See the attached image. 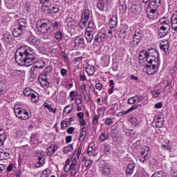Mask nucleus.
<instances>
[{
    "label": "nucleus",
    "mask_w": 177,
    "mask_h": 177,
    "mask_svg": "<svg viewBox=\"0 0 177 177\" xmlns=\"http://www.w3.org/2000/svg\"><path fill=\"white\" fill-rule=\"evenodd\" d=\"M41 85L43 86V88H49V83L48 82V80L41 82Z\"/></svg>",
    "instance_id": "62"
},
{
    "label": "nucleus",
    "mask_w": 177,
    "mask_h": 177,
    "mask_svg": "<svg viewBox=\"0 0 177 177\" xmlns=\"http://www.w3.org/2000/svg\"><path fill=\"white\" fill-rule=\"evenodd\" d=\"M55 38L57 41H62L63 39V32L59 30L55 33Z\"/></svg>",
    "instance_id": "36"
},
{
    "label": "nucleus",
    "mask_w": 177,
    "mask_h": 177,
    "mask_svg": "<svg viewBox=\"0 0 177 177\" xmlns=\"http://www.w3.org/2000/svg\"><path fill=\"white\" fill-rule=\"evenodd\" d=\"M109 138V136L106 134V133H102L100 136V139L101 141L104 142V140H106V139Z\"/></svg>",
    "instance_id": "52"
},
{
    "label": "nucleus",
    "mask_w": 177,
    "mask_h": 177,
    "mask_svg": "<svg viewBox=\"0 0 177 177\" xmlns=\"http://www.w3.org/2000/svg\"><path fill=\"white\" fill-rule=\"evenodd\" d=\"M17 23L19 26L18 27L22 28L23 30H24L26 27H27V19L24 18H19V19H17Z\"/></svg>",
    "instance_id": "19"
},
{
    "label": "nucleus",
    "mask_w": 177,
    "mask_h": 177,
    "mask_svg": "<svg viewBox=\"0 0 177 177\" xmlns=\"http://www.w3.org/2000/svg\"><path fill=\"white\" fill-rule=\"evenodd\" d=\"M160 95H161V91H160V90H155L153 92V97H158L160 96Z\"/></svg>",
    "instance_id": "57"
},
{
    "label": "nucleus",
    "mask_w": 177,
    "mask_h": 177,
    "mask_svg": "<svg viewBox=\"0 0 177 177\" xmlns=\"http://www.w3.org/2000/svg\"><path fill=\"white\" fill-rule=\"evenodd\" d=\"M28 42L30 44V45H32L33 46H38V45L40 44L39 39L35 37H30L28 39Z\"/></svg>",
    "instance_id": "22"
},
{
    "label": "nucleus",
    "mask_w": 177,
    "mask_h": 177,
    "mask_svg": "<svg viewBox=\"0 0 177 177\" xmlns=\"http://www.w3.org/2000/svg\"><path fill=\"white\" fill-rule=\"evenodd\" d=\"M161 5V0H151L149 5L147 8H149L148 10H157L158 7Z\"/></svg>",
    "instance_id": "10"
},
{
    "label": "nucleus",
    "mask_w": 177,
    "mask_h": 177,
    "mask_svg": "<svg viewBox=\"0 0 177 177\" xmlns=\"http://www.w3.org/2000/svg\"><path fill=\"white\" fill-rule=\"evenodd\" d=\"M41 80L44 81H48V75L44 74V72H41V74L40 75Z\"/></svg>",
    "instance_id": "60"
},
{
    "label": "nucleus",
    "mask_w": 177,
    "mask_h": 177,
    "mask_svg": "<svg viewBox=\"0 0 177 177\" xmlns=\"http://www.w3.org/2000/svg\"><path fill=\"white\" fill-rule=\"evenodd\" d=\"M93 124L94 125H97L99 124V117L97 115H94L93 118Z\"/></svg>",
    "instance_id": "53"
},
{
    "label": "nucleus",
    "mask_w": 177,
    "mask_h": 177,
    "mask_svg": "<svg viewBox=\"0 0 177 177\" xmlns=\"http://www.w3.org/2000/svg\"><path fill=\"white\" fill-rule=\"evenodd\" d=\"M33 92L34 91L31 90V88H27L24 91V96L30 97L31 96V94L33 93Z\"/></svg>",
    "instance_id": "40"
},
{
    "label": "nucleus",
    "mask_w": 177,
    "mask_h": 177,
    "mask_svg": "<svg viewBox=\"0 0 177 177\" xmlns=\"http://www.w3.org/2000/svg\"><path fill=\"white\" fill-rule=\"evenodd\" d=\"M93 162V160H92L91 159L86 160L85 163H84V165H85L86 168H88V167L92 165Z\"/></svg>",
    "instance_id": "56"
},
{
    "label": "nucleus",
    "mask_w": 177,
    "mask_h": 177,
    "mask_svg": "<svg viewBox=\"0 0 177 177\" xmlns=\"http://www.w3.org/2000/svg\"><path fill=\"white\" fill-rule=\"evenodd\" d=\"M153 176L156 177H167V174L162 171H156Z\"/></svg>",
    "instance_id": "41"
},
{
    "label": "nucleus",
    "mask_w": 177,
    "mask_h": 177,
    "mask_svg": "<svg viewBox=\"0 0 177 177\" xmlns=\"http://www.w3.org/2000/svg\"><path fill=\"white\" fill-rule=\"evenodd\" d=\"M106 39V34L103 32L98 33L94 38V41L97 44H102Z\"/></svg>",
    "instance_id": "13"
},
{
    "label": "nucleus",
    "mask_w": 177,
    "mask_h": 177,
    "mask_svg": "<svg viewBox=\"0 0 177 177\" xmlns=\"http://www.w3.org/2000/svg\"><path fill=\"white\" fill-rule=\"evenodd\" d=\"M138 59H139L140 66H141V67L146 66V62H147V51L145 50H142L139 54Z\"/></svg>",
    "instance_id": "9"
},
{
    "label": "nucleus",
    "mask_w": 177,
    "mask_h": 177,
    "mask_svg": "<svg viewBox=\"0 0 177 177\" xmlns=\"http://www.w3.org/2000/svg\"><path fill=\"white\" fill-rule=\"evenodd\" d=\"M68 127V122L66 120H63L61 122V129H66Z\"/></svg>",
    "instance_id": "49"
},
{
    "label": "nucleus",
    "mask_w": 177,
    "mask_h": 177,
    "mask_svg": "<svg viewBox=\"0 0 177 177\" xmlns=\"http://www.w3.org/2000/svg\"><path fill=\"white\" fill-rule=\"evenodd\" d=\"M109 30L108 31V35L109 37H113V34L115 32V30L117 28L113 27V26H109Z\"/></svg>",
    "instance_id": "45"
},
{
    "label": "nucleus",
    "mask_w": 177,
    "mask_h": 177,
    "mask_svg": "<svg viewBox=\"0 0 177 177\" xmlns=\"http://www.w3.org/2000/svg\"><path fill=\"white\" fill-rule=\"evenodd\" d=\"M85 38L87 41V42L91 43L93 39V34L86 32L84 33Z\"/></svg>",
    "instance_id": "39"
},
{
    "label": "nucleus",
    "mask_w": 177,
    "mask_h": 177,
    "mask_svg": "<svg viewBox=\"0 0 177 177\" xmlns=\"http://www.w3.org/2000/svg\"><path fill=\"white\" fill-rule=\"evenodd\" d=\"M30 100L32 103H37L38 100H39V97L38 96V93L33 91V93L30 95Z\"/></svg>",
    "instance_id": "32"
},
{
    "label": "nucleus",
    "mask_w": 177,
    "mask_h": 177,
    "mask_svg": "<svg viewBox=\"0 0 177 177\" xmlns=\"http://www.w3.org/2000/svg\"><path fill=\"white\" fill-rule=\"evenodd\" d=\"M53 68L50 66H47L44 71H42L43 74H46L48 75L50 73H52Z\"/></svg>",
    "instance_id": "48"
},
{
    "label": "nucleus",
    "mask_w": 177,
    "mask_h": 177,
    "mask_svg": "<svg viewBox=\"0 0 177 177\" xmlns=\"http://www.w3.org/2000/svg\"><path fill=\"white\" fill-rule=\"evenodd\" d=\"M16 117L19 118V120H28L30 118V116L28 115V113L26 109H22L18 112V114H16Z\"/></svg>",
    "instance_id": "11"
},
{
    "label": "nucleus",
    "mask_w": 177,
    "mask_h": 177,
    "mask_svg": "<svg viewBox=\"0 0 177 177\" xmlns=\"http://www.w3.org/2000/svg\"><path fill=\"white\" fill-rule=\"evenodd\" d=\"M1 41H3L4 44H10L12 41V35L8 32L3 33Z\"/></svg>",
    "instance_id": "20"
},
{
    "label": "nucleus",
    "mask_w": 177,
    "mask_h": 177,
    "mask_svg": "<svg viewBox=\"0 0 177 177\" xmlns=\"http://www.w3.org/2000/svg\"><path fill=\"white\" fill-rule=\"evenodd\" d=\"M102 174H104L105 176L110 175L111 172V169H110V166L109 165H104L102 168Z\"/></svg>",
    "instance_id": "26"
},
{
    "label": "nucleus",
    "mask_w": 177,
    "mask_h": 177,
    "mask_svg": "<svg viewBox=\"0 0 177 177\" xmlns=\"http://www.w3.org/2000/svg\"><path fill=\"white\" fill-rule=\"evenodd\" d=\"M42 10H46L47 13H57L59 12V6L57 4H51L50 6H43L41 7Z\"/></svg>",
    "instance_id": "8"
},
{
    "label": "nucleus",
    "mask_w": 177,
    "mask_h": 177,
    "mask_svg": "<svg viewBox=\"0 0 177 177\" xmlns=\"http://www.w3.org/2000/svg\"><path fill=\"white\" fill-rule=\"evenodd\" d=\"M169 89H171V87H169V82H167L166 86H165V88L163 90V93L165 95H167V93H168V91H169Z\"/></svg>",
    "instance_id": "54"
},
{
    "label": "nucleus",
    "mask_w": 177,
    "mask_h": 177,
    "mask_svg": "<svg viewBox=\"0 0 177 177\" xmlns=\"http://www.w3.org/2000/svg\"><path fill=\"white\" fill-rule=\"evenodd\" d=\"M66 21H67L68 26H75V24H77L75 19L71 17H68L66 19Z\"/></svg>",
    "instance_id": "43"
},
{
    "label": "nucleus",
    "mask_w": 177,
    "mask_h": 177,
    "mask_svg": "<svg viewBox=\"0 0 177 177\" xmlns=\"http://www.w3.org/2000/svg\"><path fill=\"white\" fill-rule=\"evenodd\" d=\"M84 37H81L80 36L77 37L74 40L75 46H78L80 48H82V46H84Z\"/></svg>",
    "instance_id": "18"
},
{
    "label": "nucleus",
    "mask_w": 177,
    "mask_h": 177,
    "mask_svg": "<svg viewBox=\"0 0 177 177\" xmlns=\"http://www.w3.org/2000/svg\"><path fill=\"white\" fill-rule=\"evenodd\" d=\"M147 63H152L153 62H156V63H160V54L154 48H151L147 51Z\"/></svg>",
    "instance_id": "3"
},
{
    "label": "nucleus",
    "mask_w": 177,
    "mask_h": 177,
    "mask_svg": "<svg viewBox=\"0 0 177 177\" xmlns=\"http://www.w3.org/2000/svg\"><path fill=\"white\" fill-rule=\"evenodd\" d=\"M147 16L149 19H151L153 20L154 19H157L158 17V13H157V10H151L149 11V8H147Z\"/></svg>",
    "instance_id": "14"
},
{
    "label": "nucleus",
    "mask_w": 177,
    "mask_h": 177,
    "mask_svg": "<svg viewBox=\"0 0 177 177\" xmlns=\"http://www.w3.org/2000/svg\"><path fill=\"white\" fill-rule=\"evenodd\" d=\"M5 140H6V136L5 134L0 135V147L3 146L5 143Z\"/></svg>",
    "instance_id": "46"
},
{
    "label": "nucleus",
    "mask_w": 177,
    "mask_h": 177,
    "mask_svg": "<svg viewBox=\"0 0 177 177\" xmlns=\"http://www.w3.org/2000/svg\"><path fill=\"white\" fill-rule=\"evenodd\" d=\"M142 37H143V31L140 30V28H136L131 41L133 48H138L142 41Z\"/></svg>",
    "instance_id": "2"
},
{
    "label": "nucleus",
    "mask_w": 177,
    "mask_h": 177,
    "mask_svg": "<svg viewBox=\"0 0 177 177\" xmlns=\"http://www.w3.org/2000/svg\"><path fill=\"white\" fill-rule=\"evenodd\" d=\"M90 15L91 11H89V10L88 9H86L82 12L81 19H82L83 20H89Z\"/></svg>",
    "instance_id": "29"
},
{
    "label": "nucleus",
    "mask_w": 177,
    "mask_h": 177,
    "mask_svg": "<svg viewBox=\"0 0 177 177\" xmlns=\"http://www.w3.org/2000/svg\"><path fill=\"white\" fill-rule=\"evenodd\" d=\"M44 106L46 109H48V111L50 113H53V114H56L57 109L56 108H53L52 105H50L48 104V102H45L44 104Z\"/></svg>",
    "instance_id": "35"
},
{
    "label": "nucleus",
    "mask_w": 177,
    "mask_h": 177,
    "mask_svg": "<svg viewBox=\"0 0 177 177\" xmlns=\"http://www.w3.org/2000/svg\"><path fill=\"white\" fill-rule=\"evenodd\" d=\"M149 64L145 63L147 74L152 75L156 71H158V67H160V62H148Z\"/></svg>",
    "instance_id": "4"
},
{
    "label": "nucleus",
    "mask_w": 177,
    "mask_h": 177,
    "mask_svg": "<svg viewBox=\"0 0 177 177\" xmlns=\"http://www.w3.org/2000/svg\"><path fill=\"white\" fill-rule=\"evenodd\" d=\"M141 10L142 5H140V3L133 4L130 8V12H131L134 15H138V13H140Z\"/></svg>",
    "instance_id": "12"
},
{
    "label": "nucleus",
    "mask_w": 177,
    "mask_h": 177,
    "mask_svg": "<svg viewBox=\"0 0 177 177\" xmlns=\"http://www.w3.org/2000/svg\"><path fill=\"white\" fill-rule=\"evenodd\" d=\"M24 30V29H23V28H21L19 26L14 28L13 30H12L13 37H15V38H17L18 37H20V35H21V34H23Z\"/></svg>",
    "instance_id": "21"
},
{
    "label": "nucleus",
    "mask_w": 177,
    "mask_h": 177,
    "mask_svg": "<svg viewBox=\"0 0 177 177\" xmlns=\"http://www.w3.org/2000/svg\"><path fill=\"white\" fill-rule=\"evenodd\" d=\"M155 122H156V128H162V125L164 124V118L158 115L156 120H155Z\"/></svg>",
    "instance_id": "23"
},
{
    "label": "nucleus",
    "mask_w": 177,
    "mask_h": 177,
    "mask_svg": "<svg viewBox=\"0 0 177 177\" xmlns=\"http://www.w3.org/2000/svg\"><path fill=\"white\" fill-rule=\"evenodd\" d=\"M136 109H138V105L134 104V105H133L130 109H129L124 113V114H128V113H131V111H133V110H136Z\"/></svg>",
    "instance_id": "55"
},
{
    "label": "nucleus",
    "mask_w": 177,
    "mask_h": 177,
    "mask_svg": "<svg viewBox=\"0 0 177 177\" xmlns=\"http://www.w3.org/2000/svg\"><path fill=\"white\" fill-rule=\"evenodd\" d=\"M86 72L88 75H93L95 74V66L93 65H87L86 66Z\"/></svg>",
    "instance_id": "28"
},
{
    "label": "nucleus",
    "mask_w": 177,
    "mask_h": 177,
    "mask_svg": "<svg viewBox=\"0 0 177 177\" xmlns=\"http://www.w3.org/2000/svg\"><path fill=\"white\" fill-rule=\"evenodd\" d=\"M75 165H77V158H75L69 167V169H71L72 171H77Z\"/></svg>",
    "instance_id": "42"
},
{
    "label": "nucleus",
    "mask_w": 177,
    "mask_h": 177,
    "mask_svg": "<svg viewBox=\"0 0 177 177\" xmlns=\"http://www.w3.org/2000/svg\"><path fill=\"white\" fill-rule=\"evenodd\" d=\"M10 157V153L9 151L0 149V160H8Z\"/></svg>",
    "instance_id": "16"
},
{
    "label": "nucleus",
    "mask_w": 177,
    "mask_h": 177,
    "mask_svg": "<svg viewBox=\"0 0 177 177\" xmlns=\"http://www.w3.org/2000/svg\"><path fill=\"white\" fill-rule=\"evenodd\" d=\"M95 89H97V91H102V89H103V84H102V83H97L95 84Z\"/></svg>",
    "instance_id": "63"
},
{
    "label": "nucleus",
    "mask_w": 177,
    "mask_h": 177,
    "mask_svg": "<svg viewBox=\"0 0 177 177\" xmlns=\"http://www.w3.org/2000/svg\"><path fill=\"white\" fill-rule=\"evenodd\" d=\"M117 23H118L117 15L113 16L109 21V27L117 28Z\"/></svg>",
    "instance_id": "27"
},
{
    "label": "nucleus",
    "mask_w": 177,
    "mask_h": 177,
    "mask_svg": "<svg viewBox=\"0 0 177 177\" xmlns=\"http://www.w3.org/2000/svg\"><path fill=\"white\" fill-rule=\"evenodd\" d=\"M104 124L108 127H110V125H113V124H114V120H113L111 118H107L104 120Z\"/></svg>",
    "instance_id": "44"
},
{
    "label": "nucleus",
    "mask_w": 177,
    "mask_h": 177,
    "mask_svg": "<svg viewBox=\"0 0 177 177\" xmlns=\"http://www.w3.org/2000/svg\"><path fill=\"white\" fill-rule=\"evenodd\" d=\"M134 99L136 100V102L139 103V102H142L143 100V96L142 95H136L134 96Z\"/></svg>",
    "instance_id": "59"
},
{
    "label": "nucleus",
    "mask_w": 177,
    "mask_h": 177,
    "mask_svg": "<svg viewBox=\"0 0 177 177\" xmlns=\"http://www.w3.org/2000/svg\"><path fill=\"white\" fill-rule=\"evenodd\" d=\"M74 150V145H68V146L65 147L62 149V152L64 154H67V153H70Z\"/></svg>",
    "instance_id": "30"
},
{
    "label": "nucleus",
    "mask_w": 177,
    "mask_h": 177,
    "mask_svg": "<svg viewBox=\"0 0 177 177\" xmlns=\"http://www.w3.org/2000/svg\"><path fill=\"white\" fill-rule=\"evenodd\" d=\"M57 150V147L56 145H50L48 149H47V152L46 154L47 156H53L55 154V151Z\"/></svg>",
    "instance_id": "25"
},
{
    "label": "nucleus",
    "mask_w": 177,
    "mask_h": 177,
    "mask_svg": "<svg viewBox=\"0 0 177 177\" xmlns=\"http://www.w3.org/2000/svg\"><path fill=\"white\" fill-rule=\"evenodd\" d=\"M97 8L100 12H104V0H99L97 3Z\"/></svg>",
    "instance_id": "34"
},
{
    "label": "nucleus",
    "mask_w": 177,
    "mask_h": 177,
    "mask_svg": "<svg viewBox=\"0 0 177 177\" xmlns=\"http://www.w3.org/2000/svg\"><path fill=\"white\" fill-rule=\"evenodd\" d=\"M85 138H86V131H85V128L83 127L82 129H81V134L80 136V140L81 142H84V140H85Z\"/></svg>",
    "instance_id": "38"
},
{
    "label": "nucleus",
    "mask_w": 177,
    "mask_h": 177,
    "mask_svg": "<svg viewBox=\"0 0 177 177\" xmlns=\"http://www.w3.org/2000/svg\"><path fill=\"white\" fill-rule=\"evenodd\" d=\"M160 48L162 50H163L165 53H167L168 49H169V44L168 41H162L160 45Z\"/></svg>",
    "instance_id": "24"
},
{
    "label": "nucleus",
    "mask_w": 177,
    "mask_h": 177,
    "mask_svg": "<svg viewBox=\"0 0 177 177\" xmlns=\"http://www.w3.org/2000/svg\"><path fill=\"white\" fill-rule=\"evenodd\" d=\"M150 156V148L149 147H144L141 151L140 155V161L141 162H145L147 160H149Z\"/></svg>",
    "instance_id": "6"
},
{
    "label": "nucleus",
    "mask_w": 177,
    "mask_h": 177,
    "mask_svg": "<svg viewBox=\"0 0 177 177\" xmlns=\"http://www.w3.org/2000/svg\"><path fill=\"white\" fill-rule=\"evenodd\" d=\"M37 28L42 34L47 33L48 35H52V29L50 28V23L49 22H43Z\"/></svg>",
    "instance_id": "5"
},
{
    "label": "nucleus",
    "mask_w": 177,
    "mask_h": 177,
    "mask_svg": "<svg viewBox=\"0 0 177 177\" xmlns=\"http://www.w3.org/2000/svg\"><path fill=\"white\" fill-rule=\"evenodd\" d=\"M41 72L39 71V68H37L36 66V65H33L31 68H30V75H39V74Z\"/></svg>",
    "instance_id": "31"
},
{
    "label": "nucleus",
    "mask_w": 177,
    "mask_h": 177,
    "mask_svg": "<svg viewBox=\"0 0 177 177\" xmlns=\"http://www.w3.org/2000/svg\"><path fill=\"white\" fill-rule=\"evenodd\" d=\"M171 28L177 32V14H174L171 18Z\"/></svg>",
    "instance_id": "15"
},
{
    "label": "nucleus",
    "mask_w": 177,
    "mask_h": 177,
    "mask_svg": "<svg viewBox=\"0 0 177 177\" xmlns=\"http://www.w3.org/2000/svg\"><path fill=\"white\" fill-rule=\"evenodd\" d=\"M80 90L82 91V93H86L88 91H86V84H82L80 86Z\"/></svg>",
    "instance_id": "58"
},
{
    "label": "nucleus",
    "mask_w": 177,
    "mask_h": 177,
    "mask_svg": "<svg viewBox=\"0 0 177 177\" xmlns=\"http://www.w3.org/2000/svg\"><path fill=\"white\" fill-rule=\"evenodd\" d=\"M34 64L39 70V68H44V67H45L46 62H45V61H44V60H38V61L35 62Z\"/></svg>",
    "instance_id": "33"
},
{
    "label": "nucleus",
    "mask_w": 177,
    "mask_h": 177,
    "mask_svg": "<svg viewBox=\"0 0 177 177\" xmlns=\"http://www.w3.org/2000/svg\"><path fill=\"white\" fill-rule=\"evenodd\" d=\"M49 23H50V28L51 29L52 32H53L55 30H57V27H59L58 21L49 22Z\"/></svg>",
    "instance_id": "37"
},
{
    "label": "nucleus",
    "mask_w": 177,
    "mask_h": 177,
    "mask_svg": "<svg viewBox=\"0 0 177 177\" xmlns=\"http://www.w3.org/2000/svg\"><path fill=\"white\" fill-rule=\"evenodd\" d=\"M104 153L106 156H110V154H111V152H110V145H106L104 146Z\"/></svg>",
    "instance_id": "51"
},
{
    "label": "nucleus",
    "mask_w": 177,
    "mask_h": 177,
    "mask_svg": "<svg viewBox=\"0 0 177 177\" xmlns=\"http://www.w3.org/2000/svg\"><path fill=\"white\" fill-rule=\"evenodd\" d=\"M82 95H83V97L86 102H91V94L88 93V92H87V93H83Z\"/></svg>",
    "instance_id": "47"
},
{
    "label": "nucleus",
    "mask_w": 177,
    "mask_h": 177,
    "mask_svg": "<svg viewBox=\"0 0 177 177\" xmlns=\"http://www.w3.org/2000/svg\"><path fill=\"white\" fill-rule=\"evenodd\" d=\"M15 62L19 66H26L30 67L35 63V53L34 49L28 46H21L18 48L15 53Z\"/></svg>",
    "instance_id": "1"
},
{
    "label": "nucleus",
    "mask_w": 177,
    "mask_h": 177,
    "mask_svg": "<svg viewBox=\"0 0 177 177\" xmlns=\"http://www.w3.org/2000/svg\"><path fill=\"white\" fill-rule=\"evenodd\" d=\"M128 103L129 104H135L136 103V100H135V97H131L128 99Z\"/></svg>",
    "instance_id": "61"
},
{
    "label": "nucleus",
    "mask_w": 177,
    "mask_h": 177,
    "mask_svg": "<svg viewBox=\"0 0 177 177\" xmlns=\"http://www.w3.org/2000/svg\"><path fill=\"white\" fill-rule=\"evenodd\" d=\"M120 31L123 33H124L126 35H128V26L124 25L121 29Z\"/></svg>",
    "instance_id": "50"
},
{
    "label": "nucleus",
    "mask_w": 177,
    "mask_h": 177,
    "mask_svg": "<svg viewBox=\"0 0 177 177\" xmlns=\"http://www.w3.org/2000/svg\"><path fill=\"white\" fill-rule=\"evenodd\" d=\"M135 169V163L131 162L128 165L126 169V176H131L133 174V170Z\"/></svg>",
    "instance_id": "17"
},
{
    "label": "nucleus",
    "mask_w": 177,
    "mask_h": 177,
    "mask_svg": "<svg viewBox=\"0 0 177 177\" xmlns=\"http://www.w3.org/2000/svg\"><path fill=\"white\" fill-rule=\"evenodd\" d=\"M36 157L38 158V162L35 164V167L40 168V167H42L45 164V158H44L45 157V153L41 151H37Z\"/></svg>",
    "instance_id": "7"
},
{
    "label": "nucleus",
    "mask_w": 177,
    "mask_h": 177,
    "mask_svg": "<svg viewBox=\"0 0 177 177\" xmlns=\"http://www.w3.org/2000/svg\"><path fill=\"white\" fill-rule=\"evenodd\" d=\"M80 80L86 81V76L85 75L84 73H80Z\"/></svg>",
    "instance_id": "64"
}]
</instances>
